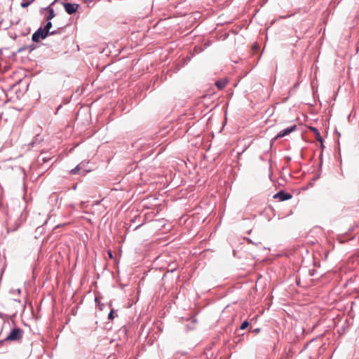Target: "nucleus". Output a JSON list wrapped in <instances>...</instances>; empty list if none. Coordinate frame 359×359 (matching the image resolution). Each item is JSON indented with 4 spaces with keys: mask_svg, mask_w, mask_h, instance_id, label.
I'll use <instances>...</instances> for the list:
<instances>
[{
    "mask_svg": "<svg viewBox=\"0 0 359 359\" xmlns=\"http://www.w3.org/2000/svg\"><path fill=\"white\" fill-rule=\"evenodd\" d=\"M52 22L50 20H46V37L50 35L57 34V41L59 43H62L66 36L65 35V25H57L56 29H52Z\"/></svg>",
    "mask_w": 359,
    "mask_h": 359,
    "instance_id": "f257e3e1",
    "label": "nucleus"
},
{
    "mask_svg": "<svg viewBox=\"0 0 359 359\" xmlns=\"http://www.w3.org/2000/svg\"><path fill=\"white\" fill-rule=\"evenodd\" d=\"M23 330L20 328L13 329L7 336L6 340L10 341H18L22 337Z\"/></svg>",
    "mask_w": 359,
    "mask_h": 359,
    "instance_id": "f03ea898",
    "label": "nucleus"
},
{
    "mask_svg": "<svg viewBox=\"0 0 359 359\" xmlns=\"http://www.w3.org/2000/svg\"><path fill=\"white\" fill-rule=\"evenodd\" d=\"M297 130V126L296 125H292V126H290V127L280 131L277 135L276 136H275V137H273L271 141V144H273V142L279 138H281V137H283L290 133H292V132L295 131Z\"/></svg>",
    "mask_w": 359,
    "mask_h": 359,
    "instance_id": "7ed1b4c3",
    "label": "nucleus"
},
{
    "mask_svg": "<svg viewBox=\"0 0 359 359\" xmlns=\"http://www.w3.org/2000/svg\"><path fill=\"white\" fill-rule=\"evenodd\" d=\"M62 4L64 6V8L67 13L69 15L74 14L79 7L78 4H72L69 2H62Z\"/></svg>",
    "mask_w": 359,
    "mask_h": 359,
    "instance_id": "20e7f679",
    "label": "nucleus"
},
{
    "mask_svg": "<svg viewBox=\"0 0 359 359\" xmlns=\"http://www.w3.org/2000/svg\"><path fill=\"white\" fill-rule=\"evenodd\" d=\"M292 196L291 194L285 192L283 190H280L278 193H276L273 198L276 199H278L280 201H285L292 198Z\"/></svg>",
    "mask_w": 359,
    "mask_h": 359,
    "instance_id": "39448f33",
    "label": "nucleus"
},
{
    "mask_svg": "<svg viewBox=\"0 0 359 359\" xmlns=\"http://www.w3.org/2000/svg\"><path fill=\"white\" fill-rule=\"evenodd\" d=\"M32 41L34 42H39V39H45V27L43 28L41 27L36 32H34L32 35Z\"/></svg>",
    "mask_w": 359,
    "mask_h": 359,
    "instance_id": "423d86ee",
    "label": "nucleus"
},
{
    "mask_svg": "<svg viewBox=\"0 0 359 359\" xmlns=\"http://www.w3.org/2000/svg\"><path fill=\"white\" fill-rule=\"evenodd\" d=\"M59 0H54L49 6H46V12L48 13L46 16V20H50L55 17L54 10L52 8V5L58 2Z\"/></svg>",
    "mask_w": 359,
    "mask_h": 359,
    "instance_id": "0eeeda50",
    "label": "nucleus"
},
{
    "mask_svg": "<svg viewBox=\"0 0 359 359\" xmlns=\"http://www.w3.org/2000/svg\"><path fill=\"white\" fill-rule=\"evenodd\" d=\"M310 129H311V130L314 132L315 135L316 136V140L319 142H320L321 147H324L323 146V138H322V137H321L318 130L316 128H315V127H311Z\"/></svg>",
    "mask_w": 359,
    "mask_h": 359,
    "instance_id": "6e6552de",
    "label": "nucleus"
},
{
    "mask_svg": "<svg viewBox=\"0 0 359 359\" xmlns=\"http://www.w3.org/2000/svg\"><path fill=\"white\" fill-rule=\"evenodd\" d=\"M227 83L226 80H218L215 82V86L219 90L223 89Z\"/></svg>",
    "mask_w": 359,
    "mask_h": 359,
    "instance_id": "1a4fd4ad",
    "label": "nucleus"
},
{
    "mask_svg": "<svg viewBox=\"0 0 359 359\" xmlns=\"http://www.w3.org/2000/svg\"><path fill=\"white\" fill-rule=\"evenodd\" d=\"M44 232V228L43 226H39L36 228V231H35V238H38V236H41L43 233Z\"/></svg>",
    "mask_w": 359,
    "mask_h": 359,
    "instance_id": "9d476101",
    "label": "nucleus"
},
{
    "mask_svg": "<svg viewBox=\"0 0 359 359\" xmlns=\"http://www.w3.org/2000/svg\"><path fill=\"white\" fill-rule=\"evenodd\" d=\"M95 302L96 303V306L100 309V310H103V308H104V304H101V302H100V299H99V297H95Z\"/></svg>",
    "mask_w": 359,
    "mask_h": 359,
    "instance_id": "9b49d317",
    "label": "nucleus"
},
{
    "mask_svg": "<svg viewBox=\"0 0 359 359\" xmlns=\"http://www.w3.org/2000/svg\"><path fill=\"white\" fill-rule=\"evenodd\" d=\"M80 170H81L80 165H77L74 168L71 170L70 173L72 175H75V174L78 173Z\"/></svg>",
    "mask_w": 359,
    "mask_h": 359,
    "instance_id": "f8f14e48",
    "label": "nucleus"
},
{
    "mask_svg": "<svg viewBox=\"0 0 359 359\" xmlns=\"http://www.w3.org/2000/svg\"><path fill=\"white\" fill-rule=\"evenodd\" d=\"M249 325V322L248 320H244L241 326H240V329L241 330H245V328H247Z\"/></svg>",
    "mask_w": 359,
    "mask_h": 359,
    "instance_id": "ddd939ff",
    "label": "nucleus"
},
{
    "mask_svg": "<svg viewBox=\"0 0 359 359\" xmlns=\"http://www.w3.org/2000/svg\"><path fill=\"white\" fill-rule=\"evenodd\" d=\"M114 318V310L111 309L108 314V319L109 320H113Z\"/></svg>",
    "mask_w": 359,
    "mask_h": 359,
    "instance_id": "4468645a",
    "label": "nucleus"
},
{
    "mask_svg": "<svg viewBox=\"0 0 359 359\" xmlns=\"http://www.w3.org/2000/svg\"><path fill=\"white\" fill-rule=\"evenodd\" d=\"M260 328H255L252 330V332L254 333L255 334H257L260 332Z\"/></svg>",
    "mask_w": 359,
    "mask_h": 359,
    "instance_id": "2eb2a0df",
    "label": "nucleus"
},
{
    "mask_svg": "<svg viewBox=\"0 0 359 359\" xmlns=\"http://www.w3.org/2000/svg\"><path fill=\"white\" fill-rule=\"evenodd\" d=\"M109 255L110 258H113V255H112V252L111 251H109Z\"/></svg>",
    "mask_w": 359,
    "mask_h": 359,
    "instance_id": "dca6fc26",
    "label": "nucleus"
},
{
    "mask_svg": "<svg viewBox=\"0 0 359 359\" xmlns=\"http://www.w3.org/2000/svg\"><path fill=\"white\" fill-rule=\"evenodd\" d=\"M168 271H170L171 272H173L174 271H175V269L173 268V267H171V269H168Z\"/></svg>",
    "mask_w": 359,
    "mask_h": 359,
    "instance_id": "f3484780",
    "label": "nucleus"
},
{
    "mask_svg": "<svg viewBox=\"0 0 359 359\" xmlns=\"http://www.w3.org/2000/svg\"><path fill=\"white\" fill-rule=\"evenodd\" d=\"M2 54H3V51L1 49H0V58L2 56Z\"/></svg>",
    "mask_w": 359,
    "mask_h": 359,
    "instance_id": "a211bd4d",
    "label": "nucleus"
},
{
    "mask_svg": "<svg viewBox=\"0 0 359 359\" xmlns=\"http://www.w3.org/2000/svg\"><path fill=\"white\" fill-rule=\"evenodd\" d=\"M142 225V224H140L137 225V226L135 228V229H138V228H139L140 226H141Z\"/></svg>",
    "mask_w": 359,
    "mask_h": 359,
    "instance_id": "6ab92c4d",
    "label": "nucleus"
},
{
    "mask_svg": "<svg viewBox=\"0 0 359 359\" xmlns=\"http://www.w3.org/2000/svg\"><path fill=\"white\" fill-rule=\"evenodd\" d=\"M319 177H320V174L316 175V179H318Z\"/></svg>",
    "mask_w": 359,
    "mask_h": 359,
    "instance_id": "aec40b11",
    "label": "nucleus"
},
{
    "mask_svg": "<svg viewBox=\"0 0 359 359\" xmlns=\"http://www.w3.org/2000/svg\"><path fill=\"white\" fill-rule=\"evenodd\" d=\"M321 166H322V161L320 163V168H321Z\"/></svg>",
    "mask_w": 359,
    "mask_h": 359,
    "instance_id": "412c9836",
    "label": "nucleus"
},
{
    "mask_svg": "<svg viewBox=\"0 0 359 359\" xmlns=\"http://www.w3.org/2000/svg\"><path fill=\"white\" fill-rule=\"evenodd\" d=\"M248 241H249L250 243H252V240H250V239H248Z\"/></svg>",
    "mask_w": 359,
    "mask_h": 359,
    "instance_id": "4be33fe9",
    "label": "nucleus"
}]
</instances>
